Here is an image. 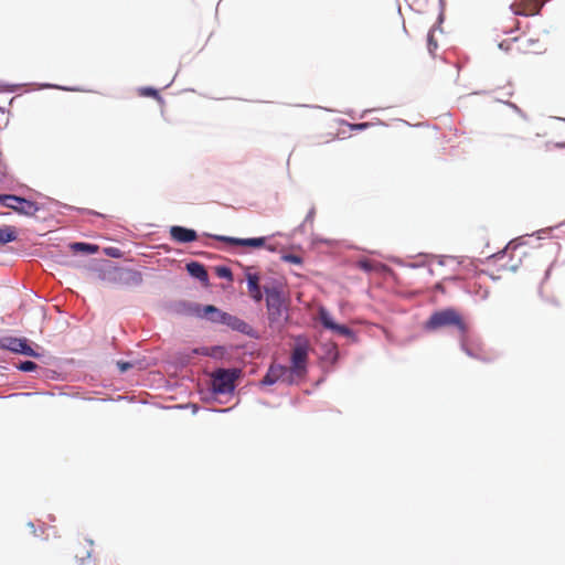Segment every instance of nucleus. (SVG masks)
<instances>
[{
	"mask_svg": "<svg viewBox=\"0 0 565 565\" xmlns=\"http://www.w3.org/2000/svg\"><path fill=\"white\" fill-rule=\"evenodd\" d=\"M445 327H456L460 333V348L470 358L484 360L481 345L477 342L462 317L455 308H445L431 313L425 323L426 330H437Z\"/></svg>",
	"mask_w": 565,
	"mask_h": 565,
	"instance_id": "f257e3e1",
	"label": "nucleus"
},
{
	"mask_svg": "<svg viewBox=\"0 0 565 565\" xmlns=\"http://www.w3.org/2000/svg\"><path fill=\"white\" fill-rule=\"evenodd\" d=\"M241 375V370L236 367H217L209 379L207 390L201 392V398L205 402L214 399L217 395L234 393L236 380Z\"/></svg>",
	"mask_w": 565,
	"mask_h": 565,
	"instance_id": "f03ea898",
	"label": "nucleus"
},
{
	"mask_svg": "<svg viewBox=\"0 0 565 565\" xmlns=\"http://www.w3.org/2000/svg\"><path fill=\"white\" fill-rule=\"evenodd\" d=\"M310 342L305 335H297L290 353L288 374L291 379H303L308 373Z\"/></svg>",
	"mask_w": 565,
	"mask_h": 565,
	"instance_id": "7ed1b4c3",
	"label": "nucleus"
},
{
	"mask_svg": "<svg viewBox=\"0 0 565 565\" xmlns=\"http://www.w3.org/2000/svg\"><path fill=\"white\" fill-rule=\"evenodd\" d=\"M264 292L266 295V308L269 323L274 324L280 322L282 313L287 309L286 299L281 287L265 286Z\"/></svg>",
	"mask_w": 565,
	"mask_h": 565,
	"instance_id": "20e7f679",
	"label": "nucleus"
},
{
	"mask_svg": "<svg viewBox=\"0 0 565 565\" xmlns=\"http://www.w3.org/2000/svg\"><path fill=\"white\" fill-rule=\"evenodd\" d=\"M0 349L30 358H40L42 353L33 348V342L28 338L7 335L0 338Z\"/></svg>",
	"mask_w": 565,
	"mask_h": 565,
	"instance_id": "39448f33",
	"label": "nucleus"
},
{
	"mask_svg": "<svg viewBox=\"0 0 565 565\" xmlns=\"http://www.w3.org/2000/svg\"><path fill=\"white\" fill-rule=\"evenodd\" d=\"M207 237L213 238L217 242H222L228 244L231 246L246 247V248H267L270 252H274L275 248L271 246H267V237L258 236V237H247L239 238L226 235H216V234H205Z\"/></svg>",
	"mask_w": 565,
	"mask_h": 565,
	"instance_id": "423d86ee",
	"label": "nucleus"
},
{
	"mask_svg": "<svg viewBox=\"0 0 565 565\" xmlns=\"http://www.w3.org/2000/svg\"><path fill=\"white\" fill-rule=\"evenodd\" d=\"M278 382L294 385L295 379L288 374V367L284 364L273 362L259 382V386H271Z\"/></svg>",
	"mask_w": 565,
	"mask_h": 565,
	"instance_id": "0eeeda50",
	"label": "nucleus"
},
{
	"mask_svg": "<svg viewBox=\"0 0 565 565\" xmlns=\"http://www.w3.org/2000/svg\"><path fill=\"white\" fill-rule=\"evenodd\" d=\"M109 279L124 286H140L143 281L142 274L134 268L116 267L109 273Z\"/></svg>",
	"mask_w": 565,
	"mask_h": 565,
	"instance_id": "6e6552de",
	"label": "nucleus"
},
{
	"mask_svg": "<svg viewBox=\"0 0 565 565\" xmlns=\"http://www.w3.org/2000/svg\"><path fill=\"white\" fill-rule=\"evenodd\" d=\"M195 315L201 319L223 326L226 324L227 318L230 316L228 312L218 309L214 305H195Z\"/></svg>",
	"mask_w": 565,
	"mask_h": 565,
	"instance_id": "1a4fd4ad",
	"label": "nucleus"
},
{
	"mask_svg": "<svg viewBox=\"0 0 565 565\" xmlns=\"http://www.w3.org/2000/svg\"><path fill=\"white\" fill-rule=\"evenodd\" d=\"M245 279L247 284V289L250 294V297L255 302H260L264 298V288L262 289L260 275L258 273H252L249 267L245 268Z\"/></svg>",
	"mask_w": 565,
	"mask_h": 565,
	"instance_id": "9d476101",
	"label": "nucleus"
},
{
	"mask_svg": "<svg viewBox=\"0 0 565 565\" xmlns=\"http://www.w3.org/2000/svg\"><path fill=\"white\" fill-rule=\"evenodd\" d=\"M225 326L228 327L231 330L239 332V333L247 335L252 339H259V333L255 328H253L249 323H247L243 319H241L236 316H233L231 313L227 318Z\"/></svg>",
	"mask_w": 565,
	"mask_h": 565,
	"instance_id": "9b49d317",
	"label": "nucleus"
},
{
	"mask_svg": "<svg viewBox=\"0 0 565 565\" xmlns=\"http://www.w3.org/2000/svg\"><path fill=\"white\" fill-rule=\"evenodd\" d=\"M7 201H15L18 203L15 213L25 216H33L40 211V205L31 200L23 196H3Z\"/></svg>",
	"mask_w": 565,
	"mask_h": 565,
	"instance_id": "f8f14e48",
	"label": "nucleus"
},
{
	"mask_svg": "<svg viewBox=\"0 0 565 565\" xmlns=\"http://www.w3.org/2000/svg\"><path fill=\"white\" fill-rule=\"evenodd\" d=\"M169 233L171 238L180 244L192 243L198 238V233L195 230L181 225L171 226Z\"/></svg>",
	"mask_w": 565,
	"mask_h": 565,
	"instance_id": "ddd939ff",
	"label": "nucleus"
},
{
	"mask_svg": "<svg viewBox=\"0 0 565 565\" xmlns=\"http://www.w3.org/2000/svg\"><path fill=\"white\" fill-rule=\"evenodd\" d=\"M186 271L191 277L198 279L200 282H209V274L205 266L202 263L195 260L188 263Z\"/></svg>",
	"mask_w": 565,
	"mask_h": 565,
	"instance_id": "4468645a",
	"label": "nucleus"
},
{
	"mask_svg": "<svg viewBox=\"0 0 565 565\" xmlns=\"http://www.w3.org/2000/svg\"><path fill=\"white\" fill-rule=\"evenodd\" d=\"M73 253H81L85 255H94L98 253L99 246L87 242H73L68 245Z\"/></svg>",
	"mask_w": 565,
	"mask_h": 565,
	"instance_id": "2eb2a0df",
	"label": "nucleus"
},
{
	"mask_svg": "<svg viewBox=\"0 0 565 565\" xmlns=\"http://www.w3.org/2000/svg\"><path fill=\"white\" fill-rule=\"evenodd\" d=\"M316 320L326 329L329 331H332V329L335 326V321L333 320L332 316L328 311V309L323 306H320L317 309L316 313Z\"/></svg>",
	"mask_w": 565,
	"mask_h": 565,
	"instance_id": "dca6fc26",
	"label": "nucleus"
},
{
	"mask_svg": "<svg viewBox=\"0 0 565 565\" xmlns=\"http://www.w3.org/2000/svg\"><path fill=\"white\" fill-rule=\"evenodd\" d=\"M323 361L330 363L331 365H335L340 359V351L334 343H329L323 347Z\"/></svg>",
	"mask_w": 565,
	"mask_h": 565,
	"instance_id": "f3484780",
	"label": "nucleus"
},
{
	"mask_svg": "<svg viewBox=\"0 0 565 565\" xmlns=\"http://www.w3.org/2000/svg\"><path fill=\"white\" fill-rule=\"evenodd\" d=\"M18 232L14 226L2 225L0 226V245H6L17 241Z\"/></svg>",
	"mask_w": 565,
	"mask_h": 565,
	"instance_id": "a211bd4d",
	"label": "nucleus"
},
{
	"mask_svg": "<svg viewBox=\"0 0 565 565\" xmlns=\"http://www.w3.org/2000/svg\"><path fill=\"white\" fill-rule=\"evenodd\" d=\"M444 21V13L443 11L439 13L438 15V19H437V24H435L428 32V35H427V49H428V52L434 55L435 54V51L437 50L438 47V44H437V41L435 40L434 38V32L436 29H438V25L440 23H443Z\"/></svg>",
	"mask_w": 565,
	"mask_h": 565,
	"instance_id": "6ab92c4d",
	"label": "nucleus"
},
{
	"mask_svg": "<svg viewBox=\"0 0 565 565\" xmlns=\"http://www.w3.org/2000/svg\"><path fill=\"white\" fill-rule=\"evenodd\" d=\"M15 367L19 371L26 373L36 372L41 369L35 362L31 360L20 361L18 364H15Z\"/></svg>",
	"mask_w": 565,
	"mask_h": 565,
	"instance_id": "aec40b11",
	"label": "nucleus"
},
{
	"mask_svg": "<svg viewBox=\"0 0 565 565\" xmlns=\"http://www.w3.org/2000/svg\"><path fill=\"white\" fill-rule=\"evenodd\" d=\"M332 332L338 333L340 335L347 337V338H354L355 333L354 331L348 327L347 324L335 323L334 328L332 329Z\"/></svg>",
	"mask_w": 565,
	"mask_h": 565,
	"instance_id": "412c9836",
	"label": "nucleus"
},
{
	"mask_svg": "<svg viewBox=\"0 0 565 565\" xmlns=\"http://www.w3.org/2000/svg\"><path fill=\"white\" fill-rule=\"evenodd\" d=\"M139 94L141 96H145V97H152V98H156L158 99L159 102H162V98L158 92V89H156L154 87H151V86H146V87H141L139 89Z\"/></svg>",
	"mask_w": 565,
	"mask_h": 565,
	"instance_id": "4be33fe9",
	"label": "nucleus"
},
{
	"mask_svg": "<svg viewBox=\"0 0 565 565\" xmlns=\"http://www.w3.org/2000/svg\"><path fill=\"white\" fill-rule=\"evenodd\" d=\"M358 266L360 269H362L365 273H372L375 271L377 268V265L373 263L371 259L363 258L358 262Z\"/></svg>",
	"mask_w": 565,
	"mask_h": 565,
	"instance_id": "5701e85b",
	"label": "nucleus"
},
{
	"mask_svg": "<svg viewBox=\"0 0 565 565\" xmlns=\"http://www.w3.org/2000/svg\"><path fill=\"white\" fill-rule=\"evenodd\" d=\"M316 214L315 207H311L305 218V221L296 228L297 232L305 233L307 231V225L312 224L313 217Z\"/></svg>",
	"mask_w": 565,
	"mask_h": 565,
	"instance_id": "b1692460",
	"label": "nucleus"
},
{
	"mask_svg": "<svg viewBox=\"0 0 565 565\" xmlns=\"http://www.w3.org/2000/svg\"><path fill=\"white\" fill-rule=\"evenodd\" d=\"M215 274L217 275V277L222 278V279H226V280H233V273H232V269L227 266H217L215 268Z\"/></svg>",
	"mask_w": 565,
	"mask_h": 565,
	"instance_id": "393cba45",
	"label": "nucleus"
},
{
	"mask_svg": "<svg viewBox=\"0 0 565 565\" xmlns=\"http://www.w3.org/2000/svg\"><path fill=\"white\" fill-rule=\"evenodd\" d=\"M281 259L287 263L296 264V265H300L302 263L301 257L294 253H288V254L282 255Z\"/></svg>",
	"mask_w": 565,
	"mask_h": 565,
	"instance_id": "a878e982",
	"label": "nucleus"
},
{
	"mask_svg": "<svg viewBox=\"0 0 565 565\" xmlns=\"http://www.w3.org/2000/svg\"><path fill=\"white\" fill-rule=\"evenodd\" d=\"M3 196H17L15 194H0V204L15 212L18 203L15 201H7Z\"/></svg>",
	"mask_w": 565,
	"mask_h": 565,
	"instance_id": "bb28decb",
	"label": "nucleus"
},
{
	"mask_svg": "<svg viewBox=\"0 0 565 565\" xmlns=\"http://www.w3.org/2000/svg\"><path fill=\"white\" fill-rule=\"evenodd\" d=\"M104 254L111 258H120L122 256V252L119 248L113 246L105 247Z\"/></svg>",
	"mask_w": 565,
	"mask_h": 565,
	"instance_id": "cd10ccee",
	"label": "nucleus"
},
{
	"mask_svg": "<svg viewBox=\"0 0 565 565\" xmlns=\"http://www.w3.org/2000/svg\"><path fill=\"white\" fill-rule=\"evenodd\" d=\"M40 88H57V89H62V90H66V92L79 90L78 88L67 87V86H58V85H53V84H43L40 86Z\"/></svg>",
	"mask_w": 565,
	"mask_h": 565,
	"instance_id": "c85d7f7f",
	"label": "nucleus"
},
{
	"mask_svg": "<svg viewBox=\"0 0 565 565\" xmlns=\"http://www.w3.org/2000/svg\"><path fill=\"white\" fill-rule=\"evenodd\" d=\"M134 366V364L129 361H118L117 367L119 369L120 373H126L128 370H130Z\"/></svg>",
	"mask_w": 565,
	"mask_h": 565,
	"instance_id": "c756f323",
	"label": "nucleus"
},
{
	"mask_svg": "<svg viewBox=\"0 0 565 565\" xmlns=\"http://www.w3.org/2000/svg\"><path fill=\"white\" fill-rule=\"evenodd\" d=\"M525 237H526V236H521V237H518L516 239H513V241L509 242V244H508V246L505 247V249H509V248H511V247H512L513 249H515L518 246H520V245L524 244V238H525Z\"/></svg>",
	"mask_w": 565,
	"mask_h": 565,
	"instance_id": "7c9ffc66",
	"label": "nucleus"
},
{
	"mask_svg": "<svg viewBox=\"0 0 565 565\" xmlns=\"http://www.w3.org/2000/svg\"><path fill=\"white\" fill-rule=\"evenodd\" d=\"M20 88V85H9V84H0V89L9 93H15Z\"/></svg>",
	"mask_w": 565,
	"mask_h": 565,
	"instance_id": "2f4dec72",
	"label": "nucleus"
},
{
	"mask_svg": "<svg viewBox=\"0 0 565 565\" xmlns=\"http://www.w3.org/2000/svg\"><path fill=\"white\" fill-rule=\"evenodd\" d=\"M553 230H554V227H545V228L539 230L535 233L537 235V239L545 238Z\"/></svg>",
	"mask_w": 565,
	"mask_h": 565,
	"instance_id": "473e14b6",
	"label": "nucleus"
},
{
	"mask_svg": "<svg viewBox=\"0 0 565 565\" xmlns=\"http://www.w3.org/2000/svg\"><path fill=\"white\" fill-rule=\"evenodd\" d=\"M371 126L370 122H358L350 125L352 130H365Z\"/></svg>",
	"mask_w": 565,
	"mask_h": 565,
	"instance_id": "72a5a7b5",
	"label": "nucleus"
},
{
	"mask_svg": "<svg viewBox=\"0 0 565 565\" xmlns=\"http://www.w3.org/2000/svg\"><path fill=\"white\" fill-rule=\"evenodd\" d=\"M507 105L511 107L516 114H519L522 118H526L525 113L514 103L507 102Z\"/></svg>",
	"mask_w": 565,
	"mask_h": 565,
	"instance_id": "f704fd0d",
	"label": "nucleus"
},
{
	"mask_svg": "<svg viewBox=\"0 0 565 565\" xmlns=\"http://www.w3.org/2000/svg\"><path fill=\"white\" fill-rule=\"evenodd\" d=\"M78 211H79L81 213H85V214H89V215H94V216H98V217L104 216L103 214H100V213H98V212H96V211H94V210H88V209H78Z\"/></svg>",
	"mask_w": 565,
	"mask_h": 565,
	"instance_id": "c9c22d12",
	"label": "nucleus"
},
{
	"mask_svg": "<svg viewBox=\"0 0 565 565\" xmlns=\"http://www.w3.org/2000/svg\"><path fill=\"white\" fill-rule=\"evenodd\" d=\"M548 0H543L541 1L539 8L536 9V11L533 13V14H540V11L541 9L543 8V6L545 4V2H547Z\"/></svg>",
	"mask_w": 565,
	"mask_h": 565,
	"instance_id": "e433bc0d",
	"label": "nucleus"
},
{
	"mask_svg": "<svg viewBox=\"0 0 565 565\" xmlns=\"http://www.w3.org/2000/svg\"><path fill=\"white\" fill-rule=\"evenodd\" d=\"M90 556H92V551H88V552L86 553V556H85V557H81V558H78V559H79V564H83V563H84V561H85L86 558H89Z\"/></svg>",
	"mask_w": 565,
	"mask_h": 565,
	"instance_id": "4c0bfd02",
	"label": "nucleus"
},
{
	"mask_svg": "<svg viewBox=\"0 0 565 565\" xmlns=\"http://www.w3.org/2000/svg\"><path fill=\"white\" fill-rule=\"evenodd\" d=\"M28 525H29V529H31V530H32V532L34 533V535H38V534H36L35 526H34V523H33V522H29V523H28Z\"/></svg>",
	"mask_w": 565,
	"mask_h": 565,
	"instance_id": "58836bf2",
	"label": "nucleus"
},
{
	"mask_svg": "<svg viewBox=\"0 0 565 565\" xmlns=\"http://www.w3.org/2000/svg\"><path fill=\"white\" fill-rule=\"evenodd\" d=\"M214 412H218V413H227L231 411V408H222V409H213Z\"/></svg>",
	"mask_w": 565,
	"mask_h": 565,
	"instance_id": "ea45409f",
	"label": "nucleus"
},
{
	"mask_svg": "<svg viewBox=\"0 0 565 565\" xmlns=\"http://www.w3.org/2000/svg\"><path fill=\"white\" fill-rule=\"evenodd\" d=\"M489 296V291L488 290H483L482 295H481V298L484 300L487 299Z\"/></svg>",
	"mask_w": 565,
	"mask_h": 565,
	"instance_id": "a19ab883",
	"label": "nucleus"
},
{
	"mask_svg": "<svg viewBox=\"0 0 565 565\" xmlns=\"http://www.w3.org/2000/svg\"><path fill=\"white\" fill-rule=\"evenodd\" d=\"M192 407L193 413L195 414L199 409V407L195 404L190 405Z\"/></svg>",
	"mask_w": 565,
	"mask_h": 565,
	"instance_id": "79ce46f5",
	"label": "nucleus"
},
{
	"mask_svg": "<svg viewBox=\"0 0 565 565\" xmlns=\"http://www.w3.org/2000/svg\"><path fill=\"white\" fill-rule=\"evenodd\" d=\"M504 253H505V250H503L502 253L494 254L493 257L500 258L503 256Z\"/></svg>",
	"mask_w": 565,
	"mask_h": 565,
	"instance_id": "37998d69",
	"label": "nucleus"
},
{
	"mask_svg": "<svg viewBox=\"0 0 565 565\" xmlns=\"http://www.w3.org/2000/svg\"><path fill=\"white\" fill-rule=\"evenodd\" d=\"M550 273H551V268H548V269L545 271V277H544V279H547V278H548Z\"/></svg>",
	"mask_w": 565,
	"mask_h": 565,
	"instance_id": "c03bdc74",
	"label": "nucleus"
},
{
	"mask_svg": "<svg viewBox=\"0 0 565 565\" xmlns=\"http://www.w3.org/2000/svg\"><path fill=\"white\" fill-rule=\"evenodd\" d=\"M439 4H440V8L443 9L444 6H445V1L444 0H439Z\"/></svg>",
	"mask_w": 565,
	"mask_h": 565,
	"instance_id": "a18cd8bd",
	"label": "nucleus"
},
{
	"mask_svg": "<svg viewBox=\"0 0 565 565\" xmlns=\"http://www.w3.org/2000/svg\"><path fill=\"white\" fill-rule=\"evenodd\" d=\"M516 268H518V266H516V265L511 266V269H512V270H516Z\"/></svg>",
	"mask_w": 565,
	"mask_h": 565,
	"instance_id": "49530a36",
	"label": "nucleus"
},
{
	"mask_svg": "<svg viewBox=\"0 0 565 565\" xmlns=\"http://www.w3.org/2000/svg\"><path fill=\"white\" fill-rule=\"evenodd\" d=\"M32 394H33V393H30V392L23 393V395H25V396H30V395H32Z\"/></svg>",
	"mask_w": 565,
	"mask_h": 565,
	"instance_id": "de8ad7c7",
	"label": "nucleus"
},
{
	"mask_svg": "<svg viewBox=\"0 0 565 565\" xmlns=\"http://www.w3.org/2000/svg\"><path fill=\"white\" fill-rule=\"evenodd\" d=\"M49 519H50V521H54L55 520V518L53 515H50Z\"/></svg>",
	"mask_w": 565,
	"mask_h": 565,
	"instance_id": "09e8293b",
	"label": "nucleus"
},
{
	"mask_svg": "<svg viewBox=\"0 0 565 565\" xmlns=\"http://www.w3.org/2000/svg\"><path fill=\"white\" fill-rule=\"evenodd\" d=\"M557 147L563 148L564 143H558Z\"/></svg>",
	"mask_w": 565,
	"mask_h": 565,
	"instance_id": "8fccbe9b",
	"label": "nucleus"
},
{
	"mask_svg": "<svg viewBox=\"0 0 565 565\" xmlns=\"http://www.w3.org/2000/svg\"><path fill=\"white\" fill-rule=\"evenodd\" d=\"M0 111H2V113L4 111L2 107H0Z\"/></svg>",
	"mask_w": 565,
	"mask_h": 565,
	"instance_id": "3c124183",
	"label": "nucleus"
}]
</instances>
